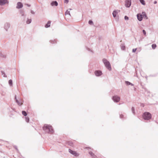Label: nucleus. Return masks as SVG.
I'll use <instances>...</instances> for the list:
<instances>
[{
	"label": "nucleus",
	"instance_id": "33",
	"mask_svg": "<svg viewBox=\"0 0 158 158\" xmlns=\"http://www.w3.org/2000/svg\"><path fill=\"white\" fill-rule=\"evenodd\" d=\"M69 144L71 146H73V143L72 142H69Z\"/></svg>",
	"mask_w": 158,
	"mask_h": 158
},
{
	"label": "nucleus",
	"instance_id": "13",
	"mask_svg": "<svg viewBox=\"0 0 158 158\" xmlns=\"http://www.w3.org/2000/svg\"><path fill=\"white\" fill-rule=\"evenodd\" d=\"M50 4L52 6H58V3L57 1H53Z\"/></svg>",
	"mask_w": 158,
	"mask_h": 158
},
{
	"label": "nucleus",
	"instance_id": "34",
	"mask_svg": "<svg viewBox=\"0 0 158 158\" xmlns=\"http://www.w3.org/2000/svg\"><path fill=\"white\" fill-rule=\"evenodd\" d=\"M89 154L91 156H92L94 154L92 152H89Z\"/></svg>",
	"mask_w": 158,
	"mask_h": 158
},
{
	"label": "nucleus",
	"instance_id": "14",
	"mask_svg": "<svg viewBox=\"0 0 158 158\" xmlns=\"http://www.w3.org/2000/svg\"><path fill=\"white\" fill-rule=\"evenodd\" d=\"M51 22L50 21H48L47 23L45 25V27L46 28H48V27H49L50 26V24H51Z\"/></svg>",
	"mask_w": 158,
	"mask_h": 158
},
{
	"label": "nucleus",
	"instance_id": "41",
	"mask_svg": "<svg viewBox=\"0 0 158 158\" xmlns=\"http://www.w3.org/2000/svg\"><path fill=\"white\" fill-rule=\"evenodd\" d=\"M69 2V1L68 0H65L64 1V3H67Z\"/></svg>",
	"mask_w": 158,
	"mask_h": 158
},
{
	"label": "nucleus",
	"instance_id": "1",
	"mask_svg": "<svg viewBox=\"0 0 158 158\" xmlns=\"http://www.w3.org/2000/svg\"><path fill=\"white\" fill-rule=\"evenodd\" d=\"M43 130L45 132L50 134H52L54 132V131L52 127L50 125L45 124L43 127Z\"/></svg>",
	"mask_w": 158,
	"mask_h": 158
},
{
	"label": "nucleus",
	"instance_id": "24",
	"mask_svg": "<svg viewBox=\"0 0 158 158\" xmlns=\"http://www.w3.org/2000/svg\"><path fill=\"white\" fill-rule=\"evenodd\" d=\"M140 3L143 5H145V1L144 0H139Z\"/></svg>",
	"mask_w": 158,
	"mask_h": 158
},
{
	"label": "nucleus",
	"instance_id": "19",
	"mask_svg": "<svg viewBox=\"0 0 158 158\" xmlns=\"http://www.w3.org/2000/svg\"><path fill=\"white\" fill-rule=\"evenodd\" d=\"M142 16H143V17H145L146 19H148V17H147V16L145 13V12H143L142 13Z\"/></svg>",
	"mask_w": 158,
	"mask_h": 158
},
{
	"label": "nucleus",
	"instance_id": "45",
	"mask_svg": "<svg viewBox=\"0 0 158 158\" xmlns=\"http://www.w3.org/2000/svg\"><path fill=\"white\" fill-rule=\"evenodd\" d=\"M145 77L146 78V80H147L148 77L147 76H146Z\"/></svg>",
	"mask_w": 158,
	"mask_h": 158
},
{
	"label": "nucleus",
	"instance_id": "5",
	"mask_svg": "<svg viewBox=\"0 0 158 158\" xmlns=\"http://www.w3.org/2000/svg\"><path fill=\"white\" fill-rule=\"evenodd\" d=\"M15 100L16 102L19 106H21L23 104V100L21 99H20L19 100H18L16 98V95H15Z\"/></svg>",
	"mask_w": 158,
	"mask_h": 158
},
{
	"label": "nucleus",
	"instance_id": "30",
	"mask_svg": "<svg viewBox=\"0 0 158 158\" xmlns=\"http://www.w3.org/2000/svg\"><path fill=\"white\" fill-rule=\"evenodd\" d=\"M26 121L27 123L29 122V118L28 117H26L25 118Z\"/></svg>",
	"mask_w": 158,
	"mask_h": 158
},
{
	"label": "nucleus",
	"instance_id": "12",
	"mask_svg": "<svg viewBox=\"0 0 158 158\" xmlns=\"http://www.w3.org/2000/svg\"><path fill=\"white\" fill-rule=\"evenodd\" d=\"M138 19L140 21L142 20L143 17L142 15L140 14H138L137 15Z\"/></svg>",
	"mask_w": 158,
	"mask_h": 158
},
{
	"label": "nucleus",
	"instance_id": "35",
	"mask_svg": "<svg viewBox=\"0 0 158 158\" xmlns=\"http://www.w3.org/2000/svg\"><path fill=\"white\" fill-rule=\"evenodd\" d=\"M92 158H98L94 154L92 156Z\"/></svg>",
	"mask_w": 158,
	"mask_h": 158
},
{
	"label": "nucleus",
	"instance_id": "10",
	"mask_svg": "<svg viewBox=\"0 0 158 158\" xmlns=\"http://www.w3.org/2000/svg\"><path fill=\"white\" fill-rule=\"evenodd\" d=\"M8 3L9 2L7 0H0V5L2 6Z\"/></svg>",
	"mask_w": 158,
	"mask_h": 158
},
{
	"label": "nucleus",
	"instance_id": "40",
	"mask_svg": "<svg viewBox=\"0 0 158 158\" xmlns=\"http://www.w3.org/2000/svg\"><path fill=\"white\" fill-rule=\"evenodd\" d=\"M31 13L32 14H33V15H34V14H35V12H34L33 11V10H31Z\"/></svg>",
	"mask_w": 158,
	"mask_h": 158
},
{
	"label": "nucleus",
	"instance_id": "3",
	"mask_svg": "<svg viewBox=\"0 0 158 158\" xmlns=\"http://www.w3.org/2000/svg\"><path fill=\"white\" fill-rule=\"evenodd\" d=\"M143 117L144 120H148L152 118V115L150 113L145 112L143 113Z\"/></svg>",
	"mask_w": 158,
	"mask_h": 158
},
{
	"label": "nucleus",
	"instance_id": "26",
	"mask_svg": "<svg viewBox=\"0 0 158 158\" xmlns=\"http://www.w3.org/2000/svg\"><path fill=\"white\" fill-rule=\"evenodd\" d=\"M131 110L133 114L135 115V108L132 107L131 108Z\"/></svg>",
	"mask_w": 158,
	"mask_h": 158
},
{
	"label": "nucleus",
	"instance_id": "11",
	"mask_svg": "<svg viewBox=\"0 0 158 158\" xmlns=\"http://www.w3.org/2000/svg\"><path fill=\"white\" fill-rule=\"evenodd\" d=\"M23 6V4L21 2H18L17 4L16 8L17 9H19L22 8Z\"/></svg>",
	"mask_w": 158,
	"mask_h": 158
},
{
	"label": "nucleus",
	"instance_id": "38",
	"mask_svg": "<svg viewBox=\"0 0 158 158\" xmlns=\"http://www.w3.org/2000/svg\"><path fill=\"white\" fill-rule=\"evenodd\" d=\"M137 50V48H134L132 49V52H135Z\"/></svg>",
	"mask_w": 158,
	"mask_h": 158
},
{
	"label": "nucleus",
	"instance_id": "15",
	"mask_svg": "<svg viewBox=\"0 0 158 158\" xmlns=\"http://www.w3.org/2000/svg\"><path fill=\"white\" fill-rule=\"evenodd\" d=\"M125 84H126L127 85H131V86H132L134 85L133 84H132V83H131V82L128 81H125Z\"/></svg>",
	"mask_w": 158,
	"mask_h": 158
},
{
	"label": "nucleus",
	"instance_id": "39",
	"mask_svg": "<svg viewBox=\"0 0 158 158\" xmlns=\"http://www.w3.org/2000/svg\"><path fill=\"white\" fill-rule=\"evenodd\" d=\"M86 48V49L88 50L89 51H90V52H92V51L89 48Z\"/></svg>",
	"mask_w": 158,
	"mask_h": 158
},
{
	"label": "nucleus",
	"instance_id": "42",
	"mask_svg": "<svg viewBox=\"0 0 158 158\" xmlns=\"http://www.w3.org/2000/svg\"><path fill=\"white\" fill-rule=\"evenodd\" d=\"M25 5H27L28 7H30L31 6V5L28 4H26Z\"/></svg>",
	"mask_w": 158,
	"mask_h": 158
},
{
	"label": "nucleus",
	"instance_id": "20",
	"mask_svg": "<svg viewBox=\"0 0 158 158\" xmlns=\"http://www.w3.org/2000/svg\"><path fill=\"white\" fill-rule=\"evenodd\" d=\"M20 13L21 14V16H26V15H25L24 14V12L23 10H20Z\"/></svg>",
	"mask_w": 158,
	"mask_h": 158
},
{
	"label": "nucleus",
	"instance_id": "22",
	"mask_svg": "<svg viewBox=\"0 0 158 158\" xmlns=\"http://www.w3.org/2000/svg\"><path fill=\"white\" fill-rule=\"evenodd\" d=\"M22 114L24 116H27V114L26 112V111H22Z\"/></svg>",
	"mask_w": 158,
	"mask_h": 158
},
{
	"label": "nucleus",
	"instance_id": "6",
	"mask_svg": "<svg viewBox=\"0 0 158 158\" xmlns=\"http://www.w3.org/2000/svg\"><path fill=\"white\" fill-rule=\"evenodd\" d=\"M69 152L70 153L75 156L77 157L79 155V154L76 152L70 149H69Z\"/></svg>",
	"mask_w": 158,
	"mask_h": 158
},
{
	"label": "nucleus",
	"instance_id": "17",
	"mask_svg": "<svg viewBox=\"0 0 158 158\" xmlns=\"http://www.w3.org/2000/svg\"><path fill=\"white\" fill-rule=\"evenodd\" d=\"M57 42V40L56 39L53 40H50V42L51 44H55Z\"/></svg>",
	"mask_w": 158,
	"mask_h": 158
},
{
	"label": "nucleus",
	"instance_id": "23",
	"mask_svg": "<svg viewBox=\"0 0 158 158\" xmlns=\"http://www.w3.org/2000/svg\"><path fill=\"white\" fill-rule=\"evenodd\" d=\"M121 48L122 50H124L125 48V46L123 44H122L121 45Z\"/></svg>",
	"mask_w": 158,
	"mask_h": 158
},
{
	"label": "nucleus",
	"instance_id": "16",
	"mask_svg": "<svg viewBox=\"0 0 158 158\" xmlns=\"http://www.w3.org/2000/svg\"><path fill=\"white\" fill-rule=\"evenodd\" d=\"M118 12L116 10H114L113 11V12L112 13V14L113 16V17L115 18L116 17L117 14Z\"/></svg>",
	"mask_w": 158,
	"mask_h": 158
},
{
	"label": "nucleus",
	"instance_id": "8",
	"mask_svg": "<svg viewBox=\"0 0 158 158\" xmlns=\"http://www.w3.org/2000/svg\"><path fill=\"white\" fill-rule=\"evenodd\" d=\"M94 74L97 77H99L102 74L101 71L100 70H96L94 72Z\"/></svg>",
	"mask_w": 158,
	"mask_h": 158
},
{
	"label": "nucleus",
	"instance_id": "18",
	"mask_svg": "<svg viewBox=\"0 0 158 158\" xmlns=\"http://www.w3.org/2000/svg\"><path fill=\"white\" fill-rule=\"evenodd\" d=\"M1 74H2V75H3V77H7V76L6 75V74L4 71L1 70Z\"/></svg>",
	"mask_w": 158,
	"mask_h": 158
},
{
	"label": "nucleus",
	"instance_id": "44",
	"mask_svg": "<svg viewBox=\"0 0 158 158\" xmlns=\"http://www.w3.org/2000/svg\"><path fill=\"white\" fill-rule=\"evenodd\" d=\"M17 150H18V149H17V147L16 146H15L14 147Z\"/></svg>",
	"mask_w": 158,
	"mask_h": 158
},
{
	"label": "nucleus",
	"instance_id": "28",
	"mask_svg": "<svg viewBox=\"0 0 158 158\" xmlns=\"http://www.w3.org/2000/svg\"><path fill=\"white\" fill-rule=\"evenodd\" d=\"M152 48L153 49H154L156 47V45L155 44H153L152 45Z\"/></svg>",
	"mask_w": 158,
	"mask_h": 158
},
{
	"label": "nucleus",
	"instance_id": "9",
	"mask_svg": "<svg viewBox=\"0 0 158 158\" xmlns=\"http://www.w3.org/2000/svg\"><path fill=\"white\" fill-rule=\"evenodd\" d=\"M131 5V1L128 0H126L125 2V6L127 7H129Z\"/></svg>",
	"mask_w": 158,
	"mask_h": 158
},
{
	"label": "nucleus",
	"instance_id": "21",
	"mask_svg": "<svg viewBox=\"0 0 158 158\" xmlns=\"http://www.w3.org/2000/svg\"><path fill=\"white\" fill-rule=\"evenodd\" d=\"M31 22V19H27L26 21V23L27 24H29Z\"/></svg>",
	"mask_w": 158,
	"mask_h": 158
},
{
	"label": "nucleus",
	"instance_id": "7",
	"mask_svg": "<svg viewBox=\"0 0 158 158\" xmlns=\"http://www.w3.org/2000/svg\"><path fill=\"white\" fill-rule=\"evenodd\" d=\"M10 26V23L6 22L4 24V29L7 31Z\"/></svg>",
	"mask_w": 158,
	"mask_h": 158
},
{
	"label": "nucleus",
	"instance_id": "29",
	"mask_svg": "<svg viewBox=\"0 0 158 158\" xmlns=\"http://www.w3.org/2000/svg\"><path fill=\"white\" fill-rule=\"evenodd\" d=\"M65 15H70V11H68V10H66V11L65 12Z\"/></svg>",
	"mask_w": 158,
	"mask_h": 158
},
{
	"label": "nucleus",
	"instance_id": "2",
	"mask_svg": "<svg viewBox=\"0 0 158 158\" xmlns=\"http://www.w3.org/2000/svg\"><path fill=\"white\" fill-rule=\"evenodd\" d=\"M102 61L106 68L109 71L111 70V68L109 62L105 58L103 59Z\"/></svg>",
	"mask_w": 158,
	"mask_h": 158
},
{
	"label": "nucleus",
	"instance_id": "25",
	"mask_svg": "<svg viewBox=\"0 0 158 158\" xmlns=\"http://www.w3.org/2000/svg\"><path fill=\"white\" fill-rule=\"evenodd\" d=\"M9 84L10 86H12L13 84L12 81V80L10 79L9 81Z\"/></svg>",
	"mask_w": 158,
	"mask_h": 158
},
{
	"label": "nucleus",
	"instance_id": "27",
	"mask_svg": "<svg viewBox=\"0 0 158 158\" xmlns=\"http://www.w3.org/2000/svg\"><path fill=\"white\" fill-rule=\"evenodd\" d=\"M0 56L3 58H5L6 57V56L4 55L1 52H0Z\"/></svg>",
	"mask_w": 158,
	"mask_h": 158
},
{
	"label": "nucleus",
	"instance_id": "32",
	"mask_svg": "<svg viewBox=\"0 0 158 158\" xmlns=\"http://www.w3.org/2000/svg\"><path fill=\"white\" fill-rule=\"evenodd\" d=\"M120 118L121 119H124V118H125V117H124V116L123 114H120Z\"/></svg>",
	"mask_w": 158,
	"mask_h": 158
},
{
	"label": "nucleus",
	"instance_id": "36",
	"mask_svg": "<svg viewBox=\"0 0 158 158\" xmlns=\"http://www.w3.org/2000/svg\"><path fill=\"white\" fill-rule=\"evenodd\" d=\"M124 19L125 20H127L129 19V18L127 16H125L124 17Z\"/></svg>",
	"mask_w": 158,
	"mask_h": 158
},
{
	"label": "nucleus",
	"instance_id": "4",
	"mask_svg": "<svg viewBox=\"0 0 158 158\" xmlns=\"http://www.w3.org/2000/svg\"><path fill=\"white\" fill-rule=\"evenodd\" d=\"M112 99L114 102L117 103L120 100V97L118 95L113 96Z\"/></svg>",
	"mask_w": 158,
	"mask_h": 158
},
{
	"label": "nucleus",
	"instance_id": "37",
	"mask_svg": "<svg viewBox=\"0 0 158 158\" xmlns=\"http://www.w3.org/2000/svg\"><path fill=\"white\" fill-rule=\"evenodd\" d=\"M143 34L145 35H146V32L144 30H143Z\"/></svg>",
	"mask_w": 158,
	"mask_h": 158
},
{
	"label": "nucleus",
	"instance_id": "31",
	"mask_svg": "<svg viewBox=\"0 0 158 158\" xmlns=\"http://www.w3.org/2000/svg\"><path fill=\"white\" fill-rule=\"evenodd\" d=\"M89 24L90 25L93 24V22L91 20H89L88 22Z\"/></svg>",
	"mask_w": 158,
	"mask_h": 158
},
{
	"label": "nucleus",
	"instance_id": "43",
	"mask_svg": "<svg viewBox=\"0 0 158 158\" xmlns=\"http://www.w3.org/2000/svg\"><path fill=\"white\" fill-rule=\"evenodd\" d=\"M157 3V1H155L154 2V3L155 4Z\"/></svg>",
	"mask_w": 158,
	"mask_h": 158
}]
</instances>
